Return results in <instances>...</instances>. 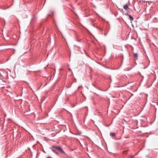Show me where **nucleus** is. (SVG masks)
Instances as JSON below:
<instances>
[{"label": "nucleus", "mask_w": 158, "mask_h": 158, "mask_svg": "<svg viewBox=\"0 0 158 158\" xmlns=\"http://www.w3.org/2000/svg\"><path fill=\"white\" fill-rule=\"evenodd\" d=\"M51 149L53 152L56 154H58L59 153H63L65 154L64 152L62 150L60 146H54L51 148Z\"/></svg>", "instance_id": "obj_1"}, {"label": "nucleus", "mask_w": 158, "mask_h": 158, "mask_svg": "<svg viewBox=\"0 0 158 158\" xmlns=\"http://www.w3.org/2000/svg\"><path fill=\"white\" fill-rule=\"evenodd\" d=\"M120 60H121V64H122L123 61V54H121V55L120 56Z\"/></svg>", "instance_id": "obj_2"}, {"label": "nucleus", "mask_w": 158, "mask_h": 158, "mask_svg": "<svg viewBox=\"0 0 158 158\" xmlns=\"http://www.w3.org/2000/svg\"><path fill=\"white\" fill-rule=\"evenodd\" d=\"M134 57L135 59V60L138 59V54L137 53H133Z\"/></svg>", "instance_id": "obj_3"}, {"label": "nucleus", "mask_w": 158, "mask_h": 158, "mask_svg": "<svg viewBox=\"0 0 158 158\" xmlns=\"http://www.w3.org/2000/svg\"><path fill=\"white\" fill-rule=\"evenodd\" d=\"M123 8L125 10H127L128 8V6L127 5H125L123 7Z\"/></svg>", "instance_id": "obj_4"}, {"label": "nucleus", "mask_w": 158, "mask_h": 158, "mask_svg": "<svg viewBox=\"0 0 158 158\" xmlns=\"http://www.w3.org/2000/svg\"><path fill=\"white\" fill-rule=\"evenodd\" d=\"M128 16L131 21H133V18L131 15H128Z\"/></svg>", "instance_id": "obj_5"}, {"label": "nucleus", "mask_w": 158, "mask_h": 158, "mask_svg": "<svg viewBox=\"0 0 158 158\" xmlns=\"http://www.w3.org/2000/svg\"><path fill=\"white\" fill-rule=\"evenodd\" d=\"M110 135L111 136L114 137L115 135V134L114 133H110Z\"/></svg>", "instance_id": "obj_6"}, {"label": "nucleus", "mask_w": 158, "mask_h": 158, "mask_svg": "<svg viewBox=\"0 0 158 158\" xmlns=\"http://www.w3.org/2000/svg\"><path fill=\"white\" fill-rule=\"evenodd\" d=\"M133 157H134V156L131 155L129 158H133Z\"/></svg>", "instance_id": "obj_7"}, {"label": "nucleus", "mask_w": 158, "mask_h": 158, "mask_svg": "<svg viewBox=\"0 0 158 158\" xmlns=\"http://www.w3.org/2000/svg\"><path fill=\"white\" fill-rule=\"evenodd\" d=\"M8 152H9V151H8L6 153V154L7 155L6 156H7L8 155V154H9Z\"/></svg>", "instance_id": "obj_8"}]
</instances>
